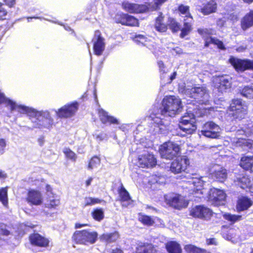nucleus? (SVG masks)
Instances as JSON below:
<instances>
[{
  "mask_svg": "<svg viewBox=\"0 0 253 253\" xmlns=\"http://www.w3.org/2000/svg\"><path fill=\"white\" fill-rule=\"evenodd\" d=\"M165 198L167 204L174 209L180 210L187 207L188 205V201L183 196L177 194L171 193L167 195Z\"/></svg>",
  "mask_w": 253,
  "mask_h": 253,
  "instance_id": "obj_11",
  "label": "nucleus"
},
{
  "mask_svg": "<svg viewBox=\"0 0 253 253\" xmlns=\"http://www.w3.org/2000/svg\"><path fill=\"white\" fill-rule=\"evenodd\" d=\"M224 23H225V21L222 19H219L217 21V26H218L220 27H222L224 25Z\"/></svg>",
  "mask_w": 253,
  "mask_h": 253,
  "instance_id": "obj_64",
  "label": "nucleus"
},
{
  "mask_svg": "<svg viewBox=\"0 0 253 253\" xmlns=\"http://www.w3.org/2000/svg\"><path fill=\"white\" fill-rule=\"evenodd\" d=\"M223 217L232 224L242 219L241 215L232 214L229 213H224L223 214Z\"/></svg>",
  "mask_w": 253,
  "mask_h": 253,
  "instance_id": "obj_47",
  "label": "nucleus"
},
{
  "mask_svg": "<svg viewBox=\"0 0 253 253\" xmlns=\"http://www.w3.org/2000/svg\"><path fill=\"white\" fill-rule=\"evenodd\" d=\"M26 199L30 205L36 206L42 204L43 201L41 193L35 190H31L28 192Z\"/></svg>",
  "mask_w": 253,
  "mask_h": 253,
  "instance_id": "obj_23",
  "label": "nucleus"
},
{
  "mask_svg": "<svg viewBox=\"0 0 253 253\" xmlns=\"http://www.w3.org/2000/svg\"><path fill=\"white\" fill-rule=\"evenodd\" d=\"M0 201L4 206H7L8 198L7 187L2 188L0 189Z\"/></svg>",
  "mask_w": 253,
  "mask_h": 253,
  "instance_id": "obj_48",
  "label": "nucleus"
},
{
  "mask_svg": "<svg viewBox=\"0 0 253 253\" xmlns=\"http://www.w3.org/2000/svg\"><path fill=\"white\" fill-rule=\"evenodd\" d=\"M167 0H154L153 1L149 3L150 10L153 11L158 9Z\"/></svg>",
  "mask_w": 253,
  "mask_h": 253,
  "instance_id": "obj_50",
  "label": "nucleus"
},
{
  "mask_svg": "<svg viewBox=\"0 0 253 253\" xmlns=\"http://www.w3.org/2000/svg\"><path fill=\"white\" fill-rule=\"evenodd\" d=\"M7 11L4 8L2 3L0 2V20H3L6 18Z\"/></svg>",
  "mask_w": 253,
  "mask_h": 253,
  "instance_id": "obj_58",
  "label": "nucleus"
},
{
  "mask_svg": "<svg viewBox=\"0 0 253 253\" xmlns=\"http://www.w3.org/2000/svg\"><path fill=\"white\" fill-rule=\"evenodd\" d=\"M240 165L244 169L253 172V156L243 157L241 159Z\"/></svg>",
  "mask_w": 253,
  "mask_h": 253,
  "instance_id": "obj_35",
  "label": "nucleus"
},
{
  "mask_svg": "<svg viewBox=\"0 0 253 253\" xmlns=\"http://www.w3.org/2000/svg\"><path fill=\"white\" fill-rule=\"evenodd\" d=\"M79 104L77 102L68 103L60 108L55 110L57 116L59 118H68L73 117L78 109Z\"/></svg>",
  "mask_w": 253,
  "mask_h": 253,
  "instance_id": "obj_12",
  "label": "nucleus"
},
{
  "mask_svg": "<svg viewBox=\"0 0 253 253\" xmlns=\"http://www.w3.org/2000/svg\"><path fill=\"white\" fill-rule=\"evenodd\" d=\"M134 41L137 44H141L144 46H146L150 50H152L154 47V42L150 39L148 40L147 38L142 35L136 36Z\"/></svg>",
  "mask_w": 253,
  "mask_h": 253,
  "instance_id": "obj_32",
  "label": "nucleus"
},
{
  "mask_svg": "<svg viewBox=\"0 0 253 253\" xmlns=\"http://www.w3.org/2000/svg\"><path fill=\"white\" fill-rule=\"evenodd\" d=\"M162 107L160 113L152 114L149 117L155 133H167L169 121L165 117H173L182 109L180 99L175 96H166L163 99Z\"/></svg>",
  "mask_w": 253,
  "mask_h": 253,
  "instance_id": "obj_2",
  "label": "nucleus"
},
{
  "mask_svg": "<svg viewBox=\"0 0 253 253\" xmlns=\"http://www.w3.org/2000/svg\"><path fill=\"white\" fill-rule=\"evenodd\" d=\"M205 177H191L186 183L185 187L189 189L190 194L194 195V196L198 198L204 197L203 196L206 194L207 191L203 188L205 182Z\"/></svg>",
  "mask_w": 253,
  "mask_h": 253,
  "instance_id": "obj_4",
  "label": "nucleus"
},
{
  "mask_svg": "<svg viewBox=\"0 0 253 253\" xmlns=\"http://www.w3.org/2000/svg\"><path fill=\"white\" fill-rule=\"evenodd\" d=\"M247 111L248 107L244 102L240 99H233L230 106L229 115L234 119L240 120L244 118Z\"/></svg>",
  "mask_w": 253,
  "mask_h": 253,
  "instance_id": "obj_6",
  "label": "nucleus"
},
{
  "mask_svg": "<svg viewBox=\"0 0 253 253\" xmlns=\"http://www.w3.org/2000/svg\"><path fill=\"white\" fill-rule=\"evenodd\" d=\"M166 248L169 253H181L182 252L180 245L175 241L168 242Z\"/></svg>",
  "mask_w": 253,
  "mask_h": 253,
  "instance_id": "obj_38",
  "label": "nucleus"
},
{
  "mask_svg": "<svg viewBox=\"0 0 253 253\" xmlns=\"http://www.w3.org/2000/svg\"><path fill=\"white\" fill-rule=\"evenodd\" d=\"M253 204L252 200L247 197H242L239 198L237 210L238 211H244L249 209Z\"/></svg>",
  "mask_w": 253,
  "mask_h": 253,
  "instance_id": "obj_29",
  "label": "nucleus"
},
{
  "mask_svg": "<svg viewBox=\"0 0 253 253\" xmlns=\"http://www.w3.org/2000/svg\"><path fill=\"white\" fill-rule=\"evenodd\" d=\"M241 94L250 99H253V84L245 86L241 90Z\"/></svg>",
  "mask_w": 253,
  "mask_h": 253,
  "instance_id": "obj_44",
  "label": "nucleus"
},
{
  "mask_svg": "<svg viewBox=\"0 0 253 253\" xmlns=\"http://www.w3.org/2000/svg\"><path fill=\"white\" fill-rule=\"evenodd\" d=\"M184 250L187 253H208L206 250L198 248L192 245H186L184 247Z\"/></svg>",
  "mask_w": 253,
  "mask_h": 253,
  "instance_id": "obj_43",
  "label": "nucleus"
},
{
  "mask_svg": "<svg viewBox=\"0 0 253 253\" xmlns=\"http://www.w3.org/2000/svg\"><path fill=\"white\" fill-rule=\"evenodd\" d=\"M134 41L137 44H141L144 46H146L150 50H152L154 47V42L150 39L148 40L147 38L142 35L136 36Z\"/></svg>",
  "mask_w": 253,
  "mask_h": 253,
  "instance_id": "obj_33",
  "label": "nucleus"
},
{
  "mask_svg": "<svg viewBox=\"0 0 253 253\" xmlns=\"http://www.w3.org/2000/svg\"><path fill=\"white\" fill-rule=\"evenodd\" d=\"M93 136L98 141H101L105 138V134L102 132L98 134H95Z\"/></svg>",
  "mask_w": 253,
  "mask_h": 253,
  "instance_id": "obj_62",
  "label": "nucleus"
},
{
  "mask_svg": "<svg viewBox=\"0 0 253 253\" xmlns=\"http://www.w3.org/2000/svg\"><path fill=\"white\" fill-rule=\"evenodd\" d=\"M136 253H157V251L152 244H143L137 247Z\"/></svg>",
  "mask_w": 253,
  "mask_h": 253,
  "instance_id": "obj_36",
  "label": "nucleus"
},
{
  "mask_svg": "<svg viewBox=\"0 0 253 253\" xmlns=\"http://www.w3.org/2000/svg\"><path fill=\"white\" fill-rule=\"evenodd\" d=\"M211 176L214 179L220 181H224L227 177V172L226 170L222 168H219L217 169H215V171L211 173Z\"/></svg>",
  "mask_w": 253,
  "mask_h": 253,
  "instance_id": "obj_37",
  "label": "nucleus"
},
{
  "mask_svg": "<svg viewBox=\"0 0 253 253\" xmlns=\"http://www.w3.org/2000/svg\"><path fill=\"white\" fill-rule=\"evenodd\" d=\"M189 164V160L187 157H178L171 163L170 170L174 173H180L184 171Z\"/></svg>",
  "mask_w": 253,
  "mask_h": 253,
  "instance_id": "obj_17",
  "label": "nucleus"
},
{
  "mask_svg": "<svg viewBox=\"0 0 253 253\" xmlns=\"http://www.w3.org/2000/svg\"><path fill=\"white\" fill-rule=\"evenodd\" d=\"M118 193L123 207H127L132 203L133 200L131 199L129 193L122 184L118 189Z\"/></svg>",
  "mask_w": 253,
  "mask_h": 253,
  "instance_id": "obj_24",
  "label": "nucleus"
},
{
  "mask_svg": "<svg viewBox=\"0 0 253 253\" xmlns=\"http://www.w3.org/2000/svg\"><path fill=\"white\" fill-rule=\"evenodd\" d=\"M97 237V232L84 230L76 231L74 233L72 238L77 244L88 245L95 243Z\"/></svg>",
  "mask_w": 253,
  "mask_h": 253,
  "instance_id": "obj_5",
  "label": "nucleus"
},
{
  "mask_svg": "<svg viewBox=\"0 0 253 253\" xmlns=\"http://www.w3.org/2000/svg\"><path fill=\"white\" fill-rule=\"evenodd\" d=\"M63 152L68 158L74 161L76 160V155L75 153L69 148H65L63 150Z\"/></svg>",
  "mask_w": 253,
  "mask_h": 253,
  "instance_id": "obj_55",
  "label": "nucleus"
},
{
  "mask_svg": "<svg viewBox=\"0 0 253 253\" xmlns=\"http://www.w3.org/2000/svg\"><path fill=\"white\" fill-rule=\"evenodd\" d=\"M189 106H187V113L185 115L182 116L179 123H185L191 122L192 120L195 121V117H201L204 115L206 113V110L208 108H203L202 107H199L196 105L195 107V103L191 104V102L187 103Z\"/></svg>",
  "mask_w": 253,
  "mask_h": 253,
  "instance_id": "obj_7",
  "label": "nucleus"
},
{
  "mask_svg": "<svg viewBox=\"0 0 253 253\" xmlns=\"http://www.w3.org/2000/svg\"><path fill=\"white\" fill-rule=\"evenodd\" d=\"M0 104H4L11 112L15 111L27 114L35 128H49L54 124V120L48 110H37L19 103L7 97L0 90Z\"/></svg>",
  "mask_w": 253,
  "mask_h": 253,
  "instance_id": "obj_1",
  "label": "nucleus"
},
{
  "mask_svg": "<svg viewBox=\"0 0 253 253\" xmlns=\"http://www.w3.org/2000/svg\"><path fill=\"white\" fill-rule=\"evenodd\" d=\"M100 163V160L97 157H93L90 161L88 168L90 169H92L95 168H97Z\"/></svg>",
  "mask_w": 253,
  "mask_h": 253,
  "instance_id": "obj_53",
  "label": "nucleus"
},
{
  "mask_svg": "<svg viewBox=\"0 0 253 253\" xmlns=\"http://www.w3.org/2000/svg\"><path fill=\"white\" fill-rule=\"evenodd\" d=\"M179 91L190 98L194 99L196 103L199 105H207L210 101V95L209 91L205 86H198L192 88L180 87Z\"/></svg>",
  "mask_w": 253,
  "mask_h": 253,
  "instance_id": "obj_3",
  "label": "nucleus"
},
{
  "mask_svg": "<svg viewBox=\"0 0 253 253\" xmlns=\"http://www.w3.org/2000/svg\"><path fill=\"white\" fill-rule=\"evenodd\" d=\"M100 32L96 31L93 39V51L96 55H101L105 49L104 39L100 35Z\"/></svg>",
  "mask_w": 253,
  "mask_h": 253,
  "instance_id": "obj_20",
  "label": "nucleus"
},
{
  "mask_svg": "<svg viewBox=\"0 0 253 253\" xmlns=\"http://www.w3.org/2000/svg\"><path fill=\"white\" fill-rule=\"evenodd\" d=\"M156 160L154 155L147 150H144L138 158V163L140 167L149 168L156 164Z\"/></svg>",
  "mask_w": 253,
  "mask_h": 253,
  "instance_id": "obj_14",
  "label": "nucleus"
},
{
  "mask_svg": "<svg viewBox=\"0 0 253 253\" xmlns=\"http://www.w3.org/2000/svg\"><path fill=\"white\" fill-rule=\"evenodd\" d=\"M103 201L98 198L92 197H85L84 199V206H92L96 204L100 203Z\"/></svg>",
  "mask_w": 253,
  "mask_h": 253,
  "instance_id": "obj_52",
  "label": "nucleus"
},
{
  "mask_svg": "<svg viewBox=\"0 0 253 253\" xmlns=\"http://www.w3.org/2000/svg\"><path fill=\"white\" fill-rule=\"evenodd\" d=\"M158 65L159 68L160 72V77L161 81H163L166 78V74L168 72V69L165 66L164 63L162 61H159L158 62Z\"/></svg>",
  "mask_w": 253,
  "mask_h": 253,
  "instance_id": "obj_51",
  "label": "nucleus"
},
{
  "mask_svg": "<svg viewBox=\"0 0 253 253\" xmlns=\"http://www.w3.org/2000/svg\"><path fill=\"white\" fill-rule=\"evenodd\" d=\"M178 11L181 14L184 15V18H186L185 19H190V21H192L193 18L189 12V7L188 6L181 4L178 7Z\"/></svg>",
  "mask_w": 253,
  "mask_h": 253,
  "instance_id": "obj_46",
  "label": "nucleus"
},
{
  "mask_svg": "<svg viewBox=\"0 0 253 253\" xmlns=\"http://www.w3.org/2000/svg\"><path fill=\"white\" fill-rule=\"evenodd\" d=\"M209 192L208 200L212 205L218 206L224 204L226 194L222 190L213 188Z\"/></svg>",
  "mask_w": 253,
  "mask_h": 253,
  "instance_id": "obj_13",
  "label": "nucleus"
},
{
  "mask_svg": "<svg viewBox=\"0 0 253 253\" xmlns=\"http://www.w3.org/2000/svg\"><path fill=\"white\" fill-rule=\"evenodd\" d=\"M138 219L143 224L147 226L152 225L154 222V220L147 215L140 214Z\"/></svg>",
  "mask_w": 253,
  "mask_h": 253,
  "instance_id": "obj_49",
  "label": "nucleus"
},
{
  "mask_svg": "<svg viewBox=\"0 0 253 253\" xmlns=\"http://www.w3.org/2000/svg\"><path fill=\"white\" fill-rule=\"evenodd\" d=\"M222 235L224 239L233 243L236 242L239 238V236L236 235L235 230L233 229H230L227 232H222Z\"/></svg>",
  "mask_w": 253,
  "mask_h": 253,
  "instance_id": "obj_41",
  "label": "nucleus"
},
{
  "mask_svg": "<svg viewBox=\"0 0 253 253\" xmlns=\"http://www.w3.org/2000/svg\"><path fill=\"white\" fill-rule=\"evenodd\" d=\"M217 8V4L214 0H209L203 4L200 12L205 15L215 12Z\"/></svg>",
  "mask_w": 253,
  "mask_h": 253,
  "instance_id": "obj_26",
  "label": "nucleus"
},
{
  "mask_svg": "<svg viewBox=\"0 0 253 253\" xmlns=\"http://www.w3.org/2000/svg\"><path fill=\"white\" fill-rule=\"evenodd\" d=\"M60 204V200L57 196H53L52 197H49L45 204V207L48 208L55 209L56 207L58 206Z\"/></svg>",
  "mask_w": 253,
  "mask_h": 253,
  "instance_id": "obj_42",
  "label": "nucleus"
},
{
  "mask_svg": "<svg viewBox=\"0 0 253 253\" xmlns=\"http://www.w3.org/2000/svg\"><path fill=\"white\" fill-rule=\"evenodd\" d=\"M5 2V4L7 5L9 7H13L15 3L16 0H3Z\"/></svg>",
  "mask_w": 253,
  "mask_h": 253,
  "instance_id": "obj_61",
  "label": "nucleus"
},
{
  "mask_svg": "<svg viewBox=\"0 0 253 253\" xmlns=\"http://www.w3.org/2000/svg\"><path fill=\"white\" fill-rule=\"evenodd\" d=\"M98 115L100 121L104 124L107 123L118 124L119 121L115 117L108 115V112L102 109L98 110Z\"/></svg>",
  "mask_w": 253,
  "mask_h": 253,
  "instance_id": "obj_27",
  "label": "nucleus"
},
{
  "mask_svg": "<svg viewBox=\"0 0 253 253\" xmlns=\"http://www.w3.org/2000/svg\"><path fill=\"white\" fill-rule=\"evenodd\" d=\"M179 127L184 132L187 134L193 133L196 129L197 127L195 125V121L192 120L191 122L179 123Z\"/></svg>",
  "mask_w": 253,
  "mask_h": 253,
  "instance_id": "obj_30",
  "label": "nucleus"
},
{
  "mask_svg": "<svg viewBox=\"0 0 253 253\" xmlns=\"http://www.w3.org/2000/svg\"><path fill=\"white\" fill-rule=\"evenodd\" d=\"M116 20L117 23L122 24V25L129 26H138V20L132 16L128 15L127 14H118L116 16Z\"/></svg>",
  "mask_w": 253,
  "mask_h": 253,
  "instance_id": "obj_21",
  "label": "nucleus"
},
{
  "mask_svg": "<svg viewBox=\"0 0 253 253\" xmlns=\"http://www.w3.org/2000/svg\"><path fill=\"white\" fill-rule=\"evenodd\" d=\"M213 32L211 29H199L198 30V33L202 37L205 41V46L208 47L210 44H213L216 45L219 48L224 49L225 48L223 42L216 38L211 37V36L213 34Z\"/></svg>",
  "mask_w": 253,
  "mask_h": 253,
  "instance_id": "obj_9",
  "label": "nucleus"
},
{
  "mask_svg": "<svg viewBox=\"0 0 253 253\" xmlns=\"http://www.w3.org/2000/svg\"><path fill=\"white\" fill-rule=\"evenodd\" d=\"M176 75V72H174L170 76L166 75V78L163 81H161V84L163 85L166 84H170L175 79Z\"/></svg>",
  "mask_w": 253,
  "mask_h": 253,
  "instance_id": "obj_56",
  "label": "nucleus"
},
{
  "mask_svg": "<svg viewBox=\"0 0 253 253\" xmlns=\"http://www.w3.org/2000/svg\"><path fill=\"white\" fill-rule=\"evenodd\" d=\"M207 244L208 245H217V242L215 238H211L207 240Z\"/></svg>",
  "mask_w": 253,
  "mask_h": 253,
  "instance_id": "obj_63",
  "label": "nucleus"
},
{
  "mask_svg": "<svg viewBox=\"0 0 253 253\" xmlns=\"http://www.w3.org/2000/svg\"><path fill=\"white\" fill-rule=\"evenodd\" d=\"M233 130L236 131L235 135L238 139H245L246 137L253 135V123H249L247 126H244L237 130L233 129Z\"/></svg>",
  "mask_w": 253,
  "mask_h": 253,
  "instance_id": "obj_22",
  "label": "nucleus"
},
{
  "mask_svg": "<svg viewBox=\"0 0 253 253\" xmlns=\"http://www.w3.org/2000/svg\"><path fill=\"white\" fill-rule=\"evenodd\" d=\"M155 28L160 32H165L167 30V24L164 22V16L162 12L159 13L156 19Z\"/></svg>",
  "mask_w": 253,
  "mask_h": 253,
  "instance_id": "obj_34",
  "label": "nucleus"
},
{
  "mask_svg": "<svg viewBox=\"0 0 253 253\" xmlns=\"http://www.w3.org/2000/svg\"><path fill=\"white\" fill-rule=\"evenodd\" d=\"M221 128L213 122H208L203 126L201 134L206 137L218 138L220 136Z\"/></svg>",
  "mask_w": 253,
  "mask_h": 253,
  "instance_id": "obj_10",
  "label": "nucleus"
},
{
  "mask_svg": "<svg viewBox=\"0 0 253 253\" xmlns=\"http://www.w3.org/2000/svg\"><path fill=\"white\" fill-rule=\"evenodd\" d=\"M169 26V29L172 32H176L180 29L179 24L173 18L169 17L167 22V26Z\"/></svg>",
  "mask_w": 253,
  "mask_h": 253,
  "instance_id": "obj_45",
  "label": "nucleus"
},
{
  "mask_svg": "<svg viewBox=\"0 0 253 253\" xmlns=\"http://www.w3.org/2000/svg\"><path fill=\"white\" fill-rule=\"evenodd\" d=\"M123 8L128 12L131 13H143L150 10L149 6L140 5L136 3L124 2L122 4Z\"/></svg>",
  "mask_w": 253,
  "mask_h": 253,
  "instance_id": "obj_19",
  "label": "nucleus"
},
{
  "mask_svg": "<svg viewBox=\"0 0 253 253\" xmlns=\"http://www.w3.org/2000/svg\"><path fill=\"white\" fill-rule=\"evenodd\" d=\"M32 245L41 247H46L48 246L49 240L38 233L33 234L29 237Z\"/></svg>",
  "mask_w": 253,
  "mask_h": 253,
  "instance_id": "obj_25",
  "label": "nucleus"
},
{
  "mask_svg": "<svg viewBox=\"0 0 253 253\" xmlns=\"http://www.w3.org/2000/svg\"><path fill=\"white\" fill-rule=\"evenodd\" d=\"M92 215L94 219L100 221L104 218V212L102 209H96L92 212Z\"/></svg>",
  "mask_w": 253,
  "mask_h": 253,
  "instance_id": "obj_54",
  "label": "nucleus"
},
{
  "mask_svg": "<svg viewBox=\"0 0 253 253\" xmlns=\"http://www.w3.org/2000/svg\"><path fill=\"white\" fill-rule=\"evenodd\" d=\"M10 232L7 229L6 226L3 223H0V238L9 234Z\"/></svg>",
  "mask_w": 253,
  "mask_h": 253,
  "instance_id": "obj_57",
  "label": "nucleus"
},
{
  "mask_svg": "<svg viewBox=\"0 0 253 253\" xmlns=\"http://www.w3.org/2000/svg\"><path fill=\"white\" fill-rule=\"evenodd\" d=\"M214 87L219 92H223L231 87V78L228 76L215 77L213 80Z\"/></svg>",
  "mask_w": 253,
  "mask_h": 253,
  "instance_id": "obj_18",
  "label": "nucleus"
},
{
  "mask_svg": "<svg viewBox=\"0 0 253 253\" xmlns=\"http://www.w3.org/2000/svg\"><path fill=\"white\" fill-rule=\"evenodd\" d=\"M241 25L242 29L244 31L253 26V10L246 14L242 19Z\"/></svg>",
  "mask_w": 253,
  "mask_h": 253,
  "instance_id": "obj_31",
  "label": "nucleus"
},
{
  "mask_svg": "<svg viewBox=\"0 0 253 253\" xmlns=\"http://www.w3.org/2000/svg\"><path fill=\"white\" fill-rule=\"evenodd\" d=\"M6 146V141L3 138L0 139V156L2 155L5 152V149Z\"/></svg>",
  "mask_w": 253,
  "mask_h": 253,
  "instance_id": "obj_59",
  "label": "nucleus"
},
{
  "mask_svg": "<svg viewBox=\"0 0 253 253\" xmlns=\"http://www.w3.org/2000/svg\"><path fill=\"white\" fill-rule=\"evenodd\" d=\"M229 62L237 71L243 72L247 69L253 70V61L248 59H241L231 57Z\"/></svg>",
  "mask_w": 253,
  "mask_h": 253,
  "instance_id": "obj_15",
  "label": "nucleus"
},
{
  "mask_svg": "<svg viewBox=\"0 0 253 253\" xmlns=\"http://www.w3.org/2000/svg\"><path fill=\"white\" fill-rule=\"evenodd\" d=\"M179 146L172 142H167L161 146L159 152L162 158L166 159H172L179 152Z\"/></svg>",
  "mask_w": 253,
  "mask_h": 253,
  "instance_id": "obj_8",
  "label": "nucleus"
},
{
  "mask_svg": "<svg viewBox=\"0 0 253 253\" xmlns=\"http://www.w3.org/2000/svg\"><path fill=\"white\" fill-rule=\"evenodd\" d=\"M236 184L240 186L242 189L249 188L252 185V181L250 177L244 174H239L235 180Z\"/></svg>",
  "mask_w": 253,
  "mask_h": 253,
  "instance_id": "obj_28",
  "label": "nucleus"
},
{
  "mask_svg": "<svg viewBox=\"0 0 253 253\" xmlns=\"http://www.w3.org/2000/svg\"><path fill=\"white\" fill-rule=\"evenodd\" d=\"M212 214V211L204 206H197L190 211V215L194 217L209 220Z\"/></svg>",
  "mask_w": 253,
  "mask_h": 253,
  "instance_id": "obj_16",
  "label": "nucleus"
},
{
  "mask_svg": "<svg viewBox=\"0 0 253 253\" xmlns=\"http://www.w3.org/2000/svg\"><path fill=\"white\" fill-rule=\"evenodd\" d=\"M190 19H184L183 27L181 30L180 37L184 38L185 36L189 34L192 30V22Z\"/></svg>",
  "mask_w": 253,
  "mask_h": 253,
  "instance_id": "obj_40",
  "label": "nucleus"
},
{
  "mask_svg": "<svg viewBox=\"0 0 253 253\" xmlns=\"http://www.w3.org/2000/svg\"><path fill=\"white\" fill-rule=\"evenodd\" d=\"M171 53L173 55H180L183 53L182 50L178 47L173 48L171 50Z\"/></svg>",
  "mask_w": 253,
  "mask_h": 253,
  "instance_id": "obj_60",
  "label": "nucleus"
},
{
  "mask_svg": "<svg viewBox=\"0 0 253 253\" xmlns=\"http://www.w3.org/2000/svg\"><path fill=\"white\" fill-rule=\"evenodd\" d=\"M119 237V234L118 232H114L111 233H104L100 237L102 241L108 243H111L116 241Z\"/></svg>",
  "mask_w": 253,
  "mask_h": 253,
  "instance_id": "obj_39",
  "label": "nucleus"
}]
</instances>
